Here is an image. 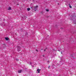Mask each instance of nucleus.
<instances>
[{"instance_id":"nucleus-16","label":"nucleus","mask_w":76,"mask_h":76,"mask_svg":"<svg viewBox=\"0 0 76 76\" xmlns=\"http://www.w3.org/2000/svg\"><path fill=\"white\" fill-rule=\"evenodd\" d=\"M18 48H20V46H18Z\"/></svg>"},{"instance_id":"nucleus-10","label":"nucleus","mask_w":76,"mask_h":76,"mask_svg":"<svg viewBox=\"0 0 76 76\" xmlns=\"http://www.w3.org/2000/svg\"><path fill=\"white\" fill-rule=\"evenodd\" d=\"M30 8H31V9H34V8H33V7H30Z\"/></svg>"},{"instance_id":"nucleus-3","label":"nucleus","mask_w":76,"mask_h":76,"mask_svg":"<svg viewBox=\"0 0 76 76\" xmlns=\"http://www.w3.org/2000/svg\"><path fill=\"white\" fill-rule=\"evenodd\" d=\"M40 70H41V69H37V72H38V73H40V72H39Z\"/></svg>"},{"instance_id":"nucleus-4","label":"nucleus","mask_w":76,"mask_h":76,"mask_svg":"<svg viewBox=\"0 0 76 76\" xmlns=\"http://www.w3.org/2000/svg\"><path fill=\"white\" fill-rule=\"evenodd\" d=\"M8 10H12V9L11 8V7H10L8 8Z\"/></svg>"},{"instance_id":"nucleus-20","label":"nucleus","mask_w":76,"mask_h":76,"mask_svg":"<svg viewBox=\"0 0 76 76\" xmlns=\"http://www.w3.org/2000/svg\"><path fill=\"white\" fill-rule=\"evenodd\" d=\"M59 51H60V50H58Z\"/></svg>"},{"instance_id":"nucleus-8","label":"nucleus","mask_w":76,"mask_h":76,"mask_svg":"<svg viewBox=\"0 0 76 76\" xmlns=\"http://www.w3.org/2000/svg\"><path fill=\"white\" fill-rule=\"evenodd\" d=\"M46 10L47 12H49V10H48V9H47Z\"/></svg>"},{"instance_id":"nucleus-17","label":"nucleus","mask_w":76,"mask_h":76,"mask_svg":"<svg viewBox=\"0 0 76 76\" xmlns=\"http://www.w3.org/2000/svg\"><path fill=\"white\" fill-rule=\"evenodd\" d=\"M61 54H62V53H61L62 52L61 51Z\"/></svg>"},{"instance_id":"nucleus-1","label":"nucleus","mask_w":76,"mask_h":76,"mask_svg":"<svg viewBox=\"0 0 76 76\" xmlns=\"http://www.w3.org/2000/svg\"><path fill=\"white\" fill-rule=\"evenodd\" d=\"M38 6H34L33 7V9L35 11H36L38 9Z\"/></svg>"},{"instance_id":"nucleus-15","label":"nucleus","mask_w":76,"mask_h":76,"mask_svg":"<svg viewBox=\"0 0 76 76\" xmlns=\"http://www.w3.org/2000/svg\"><path fill=\"white\" fill-rule=\"evenodd\" d=\"M50 66H48V69H50Z\"/></svg>"},{"instance_id":"nucleus-13","label":"nucleus","mask_w":76,"mask_h":76,"mask_svg":"<svg viewBox=\"0 0 76 76\" xmlns=\"http://www.w3.org/2000/svg\"><path fill=\"white\" fill-rule=\"evenodd\" d=\"M32 64L31 62L30 63V64Z\"/></svg>"},{"instance_id":"nucleus-5","label":"nucleus","mask_w":76,"mask_h":76,"mask_svg":"<svg viewBox=\"0 0 76 76\" xmlns=\"http://www.w3.org/2000/svg\"><path fill=\"white\" fill-rule=\"evenodd\" d=\"M31 9L30 8H28L27 9V10H28V11H29V10H30Z\"/></svg>"},{"instance_id":"nucleus-9","label":"nucleus","mask_w":76,"mask_h":76,"mask_svg":"<svg viewBox=\"0 0 76 76\" xmlns=\"http://www.w3.org/2000/svg\"><path fill=\"white\" fill-rule=\"evenodd\" d=\"M16 61H19V59H16Z\"/></svg>"},{"instance_id":"nucleus-14","label":"nucleus","mask_w":76,"mask_h":76,"mask_svg":"<svg viewBox=\"0 0 76 76\" xmlns=\"http://www.w3.org/2000/svg\"><path fill=\"white\" fill-rule=\"evenodd\" d=\"M46 51V50L45 49L44 50V51Z\"/></svg>"},{"instance_id":"nucleus-18","label":"nucleus","mask_w":76,"mask_h":76,"mask_svg":"<svg viewBox=\"0 0 76 76\" xmlns=\"http://www.w3.org/2000/svg\"><path fill=\"white\" fill-rule=\"evenodd\" d=\"M43 57H44V56H43Z\"/></svg>"},{"instance_id":"nucleus-6","label":"nucleus","mask_w":76,"mask_h":76,"mask_svg":"<svg viewBox=\"0 0 76 76\" xmlns=\"http://www.w3.org/2000/svg\"><path fill=\"white\" fill-rule=\"evenodd\" d=\"M69 6L70 8H72V6L70 5V4H69Z\"/></svg>"},{"instance_id":"nucleus-7","label":"nucleus","mask_w":76,"mask_h":76,"mask_svg":"<svg viewBox=\"0 0 76 76\" xmlns=\"http://www.w3.org/2000/svg\"><path fill=\"white\" fill-rule=\"evenodd\" d=\"M5 39H6V40L7 41V40H8V38H5Z\"/></svg>"},{"instance_id":"nucleus-19","label":"nucleus","mask_w":76,"mask_h":76,"mask_svg":"<svg viewBox=\"0 0 76 76\" xmlns=\"http://www.w3.org/2000/svg\"><path fill=\"white\" fill-rule=\"evenodd\" d=\"M32 67H34V66H32Z\"/></svg>"},{"instance_id":"nucleus-11","label":"nucleus","mask_w":76,"mask_h":76,"mask_svg":"<svg viewBox=\"0 0 76 76\" xmlns=\"http://www.w3.org/2000/svg\"><path fill=\"white\" fill-rule=\"evenodd\" d=\"M36 51H37V52H38V50H37V49L36 50Z\"/></svg>"},{"instance_id":"nucleus-12","label":"nucleus","mask_w":76,"mask_h":76,"mask_svg":"<svg viewBox=\"0 0 76 76\" xmlns=\"http://www.w3.org/2000/svg\"><path fill=\"white\" fill-rule=\"evenodd\" d=\"M48 48L47 47L45 49H48Z\"/></svg>"},{"instance_id":"nucleus-2","label":"nucleus","mask_w":76,"mask_h":76,"mask_svg":"<svg viewBox=\"0 0 76 76\" xmlns=\"http://www.w3.org/2000/svg\"><path fill=\"white\" fill-rule=\"evenodd\" d=\"M21 72H22V70H18V72L19 73H20Z\"/></svg>"}]
</instances>
